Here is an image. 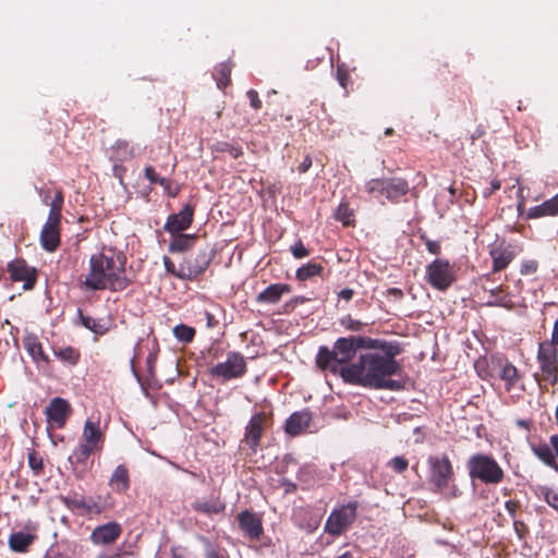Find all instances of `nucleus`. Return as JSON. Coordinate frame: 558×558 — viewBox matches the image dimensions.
<instances>
[{
  "label": "nucleus",
  "instance_id": "nucleus-12",
  "mask_svg": "<svg viewBox=\"0 0 558 558\" xmlns=\"http://www.w3.org/2000/svg\"><path fill=\"white\" fill-rule=\"evenodd\" d=\"M47 420L50 424L61 428L65 425V422L71 413L70 403L62 398H53L45 411Z\"/></svg>",
  "mask_w": 558,
  "mask_h": 558
},
{
  "label": "nucleus",
  "instance_id": "nucleus-26",
  "mask_svg": "<svg viewBox=\"0 0 558 558\" xmlns=\"http://www.w3.org/2000/svg\"><path fill=\"white\" fill-rule=\"evenodd\" d=\"M110 485L116 489L117 492H125L129 488L130 482H129V473L125 466L119 465L111 478H110Z\"/></svg>",
  "mask_w": 558,
  "mask_h": 558
},
{
  "label": "nucleus",
  "instance_id": "nucleus-37",
  "mask_svg": "<svg viewBox=\"0 0 558 558\" xmlns=\"http://www.w3.org/2000/svg\"><path fill=\"white\" fill-rule=\"evenodd\" d=\"M351 211L349 210L347 205L341 204L336 213V218L343 222V225L348 226L351 223Z\"/></svg>",
  "mask_w": 558,
  "mask_h": 558
},
{
  "label": "nucleus",
  "instance_id": "nucleus-21",
  "mask_svg": "<svg viewBox=\"0 0 558 558\" xmlns=\"http://www.w3.org/2000/svg\"><path fill=\"white\" fill-rule=\"evenodd\" d=\"M25 350L32 356L35 363H48L49 359L43 350V345L37 337L28 335L23 339Z\"/></svg>",
  "mask_w": 558,
  "mask_h": 558
},
{
  "label": "nucleus",
  "instance_id": "nucleus-46",
  "mask_svg": "<svg viewBox=\"0 0 558 558\" xmlns=\"http://www.w3.org/2000/svg\"><path fill=\"white\" fill-rule=\"evenodd\" d=\"M543 216H548L545 211V208L543 207V204L531 208L527 214L529 218H538Z\"/></svg>",
  "mask_w": 558,
  "mask_h": 558
},
{
  "label": "nucleus",
  "instance_id": "nucleus-35",
  "mask_svg": "<svg viewBox=\"0 0 558 558\" xmlns=\"http://www.w3.org/2000/svg\"><path fill=\"white\" fill-rule=\"evenodd\" d=\"M63 196L60 191L56 193L54 198L50 204V211L48 217L59 218L61 219V209H62Z\"/></svg>",
  "mask_w": 558,
  "mask_h": 558
},
{
  "label": "nucleus",
  "instance_id": "nucleus-24",
  "mask_svg": "<svg viewBox=\"0 0 558 558\" xmlns=\"http://www.w3.org/2000/svg\"><path fill=\"white\" fill-rule=\"evenodd\" d=\"M498 376L506 383V387L510 390L518 381V369L508 361L498 362Z\"/></svg>",
  "mask_w": 558,
  "mask_h": 558
},
{
  "label": "nucleus",
  "instance_id": "nucleus-59",
  "mask_svg": "<svg viewBox=\"0 0 558 558\" xmlns=\"http://www.w3.org/2000/svg\"><path fill=\"white\" fill-rule=\"evenodd\" d=\"M231 154H232V156H233L234 158H236V157H239V156L242 154V151H241V149H239V148H233V149H232V151H231Z\"/></svg>",
  "mask_w": 558,
  "mask_h": 558
},
{
  "label": "nucleus",
  "instance_id": "nucleus-18",
  "mask_svg": "<svg viewBox=\"0 0 558 558\" xmlns=\"http://www.w3.org/2000/svg\"><path fill=\"white\" fill-rule=\"evenodd\" d=\"M312 416L308 412H295L286 422V432L291 436H296L310 428Z\"/></svg>",
  "mask_w": 558,
  "mask_h": 558
},
{
  "label": "nucleus",
  "instance_id": "nucleus-52",
  "mask_svg": "<svg viewBox=\"0 0 558 558\" xmlns=\"http://www.w3.org/2000/svg\"><path fill=\"white\" fill-rule=\"evenodd\" d=\"M524 206H525V198L523 196L522 187H520L518 191V210L519 211L523 210Z\"/></svg>",
  "mask_w": 558,
  "mask_h": 558
},
{
  "label": "nucleus",
  "instance_id": "nucleus-33",
  "mask_svg": "<svg viewBox=\"0 0 558 558\" xmlns=\"http://www.w3.org/2000/svg\"><path fill=\"white\" fill-rule=\"evenodd\" d=\"M174 337L184 343H189L195 336V329L186 325H178L173 328Z\"/></svg>",
  "mask_w": 558,
  "mask_h": 558
},
{
  "label": "nucleus",
  "instance_id": "nucleus-56",
  "mask_svg": "<svg viewBox=\"0 0 558 558\" xmlns=\"http://www.w3.org/2000/svg\"><path fill=\"white\" fill-rule=\"evenodd\" d=\"M550 445L553 446V448L555 449L556 451V454L558 457V434L557 435H553L550 437Z\"/></svg>",
  "mask_w": 558,
  "mask_h": 558
},
{
  "label": "nucleus",
  "instance_id": "nucleus-30",
  "mask_svg": "<svg viewBox=\"0 0 558 558\" xmlns=\"http://www.w3.org/2000/svg\"><path fill=\"white\" fill-rule=\"evenodd\" d=\"M53 352L60 361L70 365H75L80 359V352L72 347L54 349Z\"/></svg>",
  "mask_w": 558,
  "mask_h": 558
},
{
  "label": "nucleus",
  "instance_id": "nucleus-41",
  "mask_svg": "<svg viewBox=\"0 0 558 558\" xmlns=\"http://www.w3.org/2000/svg\"><path fill=\"white\" fill-rule=\"evenodd\" d=\"M544 497H545L546 502L558 512V494H556L553 490L547 489L545 492Z\"/></svg>",
  "mask_w": 558,
  "mask_h": 558
},
{
  "label": "nucleus",
  "instance_id": "nucleus-1",
  "mask_svg": "<svg viewBox=\"0 0 558 558\" xmlns=\"http://www.w3.org/2000/svg\"><path fill=\"white\" fill-rule=\"evenodd\" d=\"M400 371L398 363L387 354L367 352L356 362L340 369L344 381L375 389L399 390L400 381L390 377Z\"/></svg>",
  "mask_w": 558,
  "mask_h": 558
},
{
  "label": "nucleus",
  "instance_id": "nucleus-42",
  "mask_svg": "<svg viewBox=\"0 0 558 558\" xmlns=\"http://www.w3.org/2000/svg\"><path fill=\"white\" fill-rule=\"evenodd\" d=\"M195 508L202 512H205V513H217L221 510V508L219 506H211L207 502H198Z\"/></svg>",
  "mask_w": 558,
  "mask_h": 558
},
{
  "label": "nucleus",
  "instance_id": "nucleus-54",
  "mask_svg": "<svg viewBox=\"0 0 558 558\" xmlns=\"http://www.w3.org/2000/svg\"><path fill=\"white\" fill-rule=\"evenodd\" d=\"M549 343H553L555 347L558 345V319L556 320L551 333V341Z\"/></svg>",
  "mask_w": 558,
  "mask_h": 558
},
{
  "label": "nucleus",
  "instance_id": "nucleus-16",
  "mask_svg": "<svg viewBox=\"0 0 558 558\" xmlns=\"http://www.w3.org/2000/svg\"><path fill=\"white\" fill-rule=\"evenodd\" d=\"M11 278L14 281H22L25 290L32 289L36 277L34 269L29 268L23 260H14L9 265Z\"/></svg>",
  "mask_w": 558,
  "mask_h": 558
},
{
  "label": "nucleus",
  "instance_id": "nucleus-23",
  "mask_svg": "<svg viewBox=\"0 0 558 558\" xmlns=\"http://www.w3.org/2000/svg\"><path fill=\"white\" fill-rule=\"evenodd\" d=\"M409 186L403 179H386V187L384 195L390 199L396 201L408 193Z\"/></svg>",
  "mask_w": 558,
  "mask_h": 558
},
{
  "label": "nucleus",
  "instance_id": "nucleus-58",
  "mask_svg": "<svg viewBox=\"0 0 558 558\" xmlns=\"http://www.w3.org/2000/svg\"><path fill=\"white\" fill-rule=\"evenodd\" d=\"M97 558H122V554L116 553V554L110 555V556L101 555V556H99Z\"/></svg>",
  "mask_w": 558,
  "mask_h": 558
},
{
  "label": "nucleus",
  "instance_id": "nucleus-27",
  "mask_svg": "<svg viewBox=\"0 0 558 558\" xmlns=\"http://www.w3.org/2000/svg\"><path fill=\"white\" fill-rule=\"evenodd\" d=\"M195 236L191 234H177L169 244L171 253H180L191 248L194 244Z\"/></svg>",
  "mask_w": 558,
  "mask_h": 558
},
{
  "label": "nucleus",
  "instance_id": "nucleus-22",
  "mask_svg": "<svg viewBox=\"0 0 558 558\" xmlns=\"http://www.w3.org/2000/svg\"><path fill=\"white\" fill-rule=\"evenodd\" d=\"M69 505L74 509H83L86 513L89 514H99L105 509V505L100 501V499L85 497L71 499Z\"/></svg>",
  "mask_w": 558,
  "mask_h": 558
},
{
  "label": "nucleus",
  "instance_id": "nucleus-17",
  "mask_svg": "<svg viewBox=\"0 0 558 558\" xmlns=\"http://www.w3.org/2000/svg\"><path fill=\"white\" fill-rule=\"evenodd\" d=\"M239 525L241 530L247 535L250 538H258L260 534L263 533V526L260 519L250 512L244 511L239 514Z\"/></svg>",
  "mask_w": 558,
  "mask_h": 558
},
{
  "label": "nucleus",
  "instance_id": "nucleus-45",
  "mask_svg": "<svg viewBox=\"0 0 558 558\" xmlns=\"http://www.w3.org/2000/svg\"><path fill=\"white\" fill-rule=\"evenodd\" d=\"M342 324L350 330L359 331L363 328L364 324L359 320L347 318L342 320Z\"/></svg>",
  "mask_w": 558,
  "mask_h": 558
},
{
  "label": "nucleus",
  "instance_id": "nucleus-5",
  "mask_svg": "<svg viewBox=\"0 0 558 558\" xmlns=\"http://www.w3.org/2000/svg\"><path fill=\"white\" fill-rule=\"evenodd\" d=\"M428 481L435 490L447 488L454 480L453 466L446 454L428 458Z\"/></svg>",
  "mask_w": 558,
  "mask_h": 558
},
{
  "label": "nucleus",
  "instance_id": "nucleus-39",
  "mask_svg": "<svg viewBox=\"0 0 558 558\" xmlns=\"http://www.w3.org/2000/svg\"><path fill=\"white\" fill-rule=\"evenodd\" d=\"M291 252L295 258H304L310 254L307 248L302 244V242H296L291 247Z\"/></svg>",
  "mask_w": 558,
  "mask_h": 558
},
{
  "label": "nucleus",
  "instance_id": "nucleus-25",
  "mask_svg": "<svg viewBox=\"0 0 558 558\" xmlns=\"http://www.w3.org/2000/svg\"><path fill=\"white\" fill-rule=\"evenodd\" d=\"M490 255L493 258V269L495 272L506 268L513 259V253L510 250L504 247H496L492 250Z\"/></svg>",
  "mask_w": 558,
  "mask_h": 558
},
{
  "label": "nucleus",
  "instance_id": "nucleus-60",
  "mask_svg": "<svg viewBox=\"0 0 558 558\" xmlns=\"http://www.w3.org/2000/svg\"><path fill=\"white\" fill-rule=\"evenodd\" d=\"M391 133H392L391 129H387L386 132H385L386 135H390Z\"/></svg>",
  "mask_w": 558,
  "mask_h": 558
},
{
  "label": "nucleus",
  "instance_id": "nucleus-48",
  "mask_svg": "<svg viewBox=\"0 0 558 558\" xmlns=\"http://www.w3.org/2000/svg\"><path fill=\"white\" fill-rule=\"evenodd\" d=\"M312 166V158L310 156H306L304 160L300 163L298 167V170L300 173H305Z\"/></svg>",
  "mask_w": 558,
  "mask_h": 558
},
{
  "label": "nucleus",
  "instance_id": "nucleus-55",
  "mask_svg": "<svg viewBox=\"0 0 558 558\" xmlns=\"http://www.w3.org/2000/svg\"><path fill=\"white\" fill-rule=\"evenodd\" d=\"M83 324H84L85 327H87V328H89V329H92L94 331H97L95 323L93 322L92 318H89V317L83 318Z\"/></svg>",
  "mask_w": 558,
  "mask_h": 558
},
{
  "label": "nucleus",
  "instance_id": "nucleus-61",
  "mask_svg": "<svg viewBox=\"0 0 558 558\" xmlns=\"http://www.w3.org/2000/svg\"><path fill=\"white\" fill-rule=\"evenodd\" d=\"M520 426H525L524 422H519Z\"/></svg>",
  "mask_w": 558,
  "mask_h": 558
},
{
  "label": "nucleus",
  "instance_id": "nucleus-44",
  "mask_svg": "<svg viewBox=\"0 0 558 558\" xmlns=\"http://www.w3.org/2000/svg\"><path fill=\"white\" fill-rule=\"evenodd\" d=\"M247 97L251 101V106L254 109H259L262 107V101L259 100L258 93L254 89H250L247 92Z\"/></svg>",
  "mask_w": 558,
  "mask_h": 558
},
{
  "label": "nucleus",
  "instance_id": "nucleus-7",
  "mask_svg": "<svg viewBox=\"0 0 558 558\" xmlns=\"http://www.w3.org/2000/svg\"><path fill=\"white\" fill-rule=\"evenodd\" d=\"M102 445V433L97 423L87 420L84 425L82 442L74 451L77 462H85L87 458L95 451L99 450Z\"/></svg>",
  "mask_w": 558,
  "mask_h": 558
},
{
  "label": "nucleus",
  "instance_id": "nucleus-49",
  "mask_svg": "<svg viewBox=\"0 0 558 558\" xmlns=\"http://www.w3.org/2000/svg\"><path fill=\"white\" fill-rule=\"evenodd\" d=\"M536 268H537V265L535 262H530V263H526L522 266V269H521V272L522 274H525V275H529V274H533L536 271Z\"/></svg>",
  "mask_w": 558,
  "mask_h": 558
},
{
  "label": "nucleus",
  "instance_id": "nucleus-19",
  "mask_svg": "<svg viewBox=\"0 0 558 558\" xmlns=\"http://www.w3.org/2000/svg\"><path fill=\"white\" fill-rule=\"evenodd\" d=\"M264 423L265 415L258 413L251 418L246 427L245 440L252 449H255L259 444V439L264 429Z\"/></svg>",
  "mask_w": 558,
  "mask_h": 558
},
{
  "label": "nucleus",
  "instance_id": "nucleus-10",
  "mask_svg": "<svg viewBox=\"0 0 558 558\" xmlns=\"http://www.w3.org/2000/svg\"><path fill=\"white\" fill-rule=\"evenodd\" d=\"M213 257V250H201L195 256L189 257L180 265L178 277L182 279H192L197 277L205 271Z\"/></svg>",
  "mask_w": 558,
  "mask_h": 558
},
{
  "label": "nucleus",
  "instance_id": "nucleus-47",
  "mask_svg": "<svg viewBox=\"0 0 558 558\" xmlns=\"http://www.w3.org/2000/svg\"><path fill=\"white\" fill-rule=\"evenodd\" d=\"M163 264L168 272L178 277L179 268L175 267L174 263L169 257H163Z\"/></svg>",
  "mask_w": 558,
  "mask_h": 558
},
{
  "label": "nucleus",
  "instance_id": "nucleus-2",
  "mask_svg": "<svg viewBox=\"0 0 558 558\" xmlns=\"http://www.w3.org/2000/svg\"><path fill=\"white\" fill-rule=\"evenodd\" d=\"M125 259L112 250L93 254L89 258V269L81 284L90 290H121L128 284L124 277Z\"/></svg>",
  "mask_w": 558,
  "mask_h": 558
},
{
  "label": "nucleus",
  "instance_id": "nucleus-6",
  "mask_svg": "<svg viewBox=\"0 0 558 558\" xmlns=\"http://www.w3.org/2000/svg\"><path fill=\"white\" fill-rule=\"evenodd\" d=\"M356 509V502H350L333 509L325 523V532L331 536L343 534L355 521Z\"/></svg>",
  "mask_w": 558,
  "mask_h": 558
},
{
  "label": "nucleus",
  "instance_id": "nucleus-34",
  "mask_svg": "<svg viewBox=\"0 0 558 558\" xmlns=\"http://www.w3.org/2000/svg\"><path fill=\"white\" fill-rule=\"evenodd\" d=\"M386 187V180H379V179H373L366 182L365 184V191L368 194H373L376 197L378 195H384Z\"/></svg>",
  "mask_w": 558,
  "mask_h": 558
},
{
  "label": "nucleus",
  "instance_id": "nucleus-40",
  "mask_svg": "<svg viewBox=\"0 0 558 558\" xmlns=\"http://www.w3.org/2000/svg\"><path fill=\"white\" fill-rule=\"evenodd\" d=\"M29 466L36 472L39 473L43 470V460L35 452L29 453L28 456Z\"/></svg>",
  "mask_w": 558,
  "mask_h": 558
},
{
  "label": "nucleus",
  "instance_id": "nucleus-57",
  "mask_svg": "<svg viewBox=\"0 0 558 558\" xmlns=\"http://www.w3.org/2000/svg\"><path fill=\"white\" fill-rule=\"evenodd\" d=\"M515 507H517V506H515V504H514V502L508 501V502L506 504V508H507V510H508L510 513H514V511H515Z\"/></svg>",
  "mask_w": 558,
  "mask_h": 558
},
{
  "label": "nucleus",
  "instance_id": "nucleus-14",
  "mask_svg": "<svg viewBox=\"0 0 558 558\" xmlns=\"http://www.w3.org/2000/svg\"><path fill=\"white\" fill-rule=\"evenodd\" d=\"M122 527L117 522H109L97 526L92 535L90 539L95 545H109L114 543L121 535Z\"/></svg>",
  "mask_w": 558,
  "mask_h": 558
},
{
  "label": "nucleus",
  "instance_id": "nucleus-20",
  "mask_svg": "<svg viewBox=\"0 0 558 558\" xmlns=\"http://www.w3.org/2000/svg\"><path fill=\"white\" fill-rule=\"evenodd\" d=\"M291 291V288L289 284L284 283H275L270 284L268 288H266L264 291H262L256 300L260 303H268V304H275L279 302L281 296L283 294H287Z\"/></svg>",
  "mask_w": 558,
  "mask_h": 558
},
{
  "label": "nucleus",
  "instance_id": "nucleus-4",
  "mask_svg": "<svg viewBox=\"0 0 558 558\" xmlns=\"http://www.w3.org/2000/svg\"><path fill=\"white\" fill-rule=\"evenodd\" d=\"M469 474L485 484H498L504 477V471L489 456L474 454L468 461Z\"/></svg>",
  "mask_w": 558,
  "mask_h": 558
},
{
  "label": "nucleus",
  "instance_id": "nucleus-29",
  "mask_svg": "<svg viewBox=\"0 0 558 558\" xmlns=\"http://www.w3.org/2000/svg\"><path fill=\"white\" fill-rule=\"evenodd\" d=\"M533 452L546 465L558 470L554 453L548 445L543 444V445L535 446V447H533Z\"/></svg>",
  "mask_w": 558,
  "mask_h": 558
},
{
  "label": "nucleus",
  "instance_id": "nucleus-11",
  "mask_svg": "<svg viewBox=\"0 0 558 558\" xmlns=\"http://www.w3.org/2000/svg\"><path fill=\"white\" fill-rule=\"evenodd\" d=\"M427 281L438 290H446L453 282L450 264L444 259H435L426 268Z\"/></svg>",
  "mask_w": 558,
  "mask_h": 558
},
{
  "label": "nucleus",
  "instance_id": "nucleus-31",
  "mask_svg": "<svg viewBox=\"0 0 558 558\" xmlns=\"http://www.w3.org/2000/svg\"><path fill=\"white\" fill-rule=\"evenodd\" d=\"M322 270V265L316 263H308L298 269L296 278L300 280H307L314 276L320 275Z\"/></svg>",
  "mask_w": 558,
  "mask_h": 558
},
{
  "label": "nucleus",
  "instance_id": "nucleus-32",
  "mask_svg": "<svg viewBox=\"0 0 558 558\" xmlns=\"http://www.w3.org/2000/svg\"><path fill=\"white\" fill-rule=\"evenodd\" d=\"M230 74H231V66L229 64L221 63L218 66L217 72L215 74L218 88L222 89L230 84Z\"/></svg>",
  "mask_w": 558,
  "mask_h": 558
},
{
  "label": "nucleus",
  "instance_id": "nucleus-53",
  "mask_svg": "<svg viewBox=\"0 0 558 558\" xmlns=\"http://www.w3.org/2000/svg\"><path fill=\"white\" fill-rule=\"evenodd\" d=\"M339 296L345 301H350L353 296V290L351 289H343L339 292Z\"/></svg>",
  "mask_w": 558,
  "mask_h": 558
},
{
  "label": "nucleus",
  "instance_id": "nucleus-9",
  "mask_svg": "<svg viewBox=\"0 0 558 558\" xmlns=\"http://www.w3.org/2000/svg\"><path fill=\"white\" fill-rule=\"evenodd\" d=\"M246 368L245 361L239 353H229L225 362L218 363L210 368V375L222 380H230L240 377Z\"/></svg>",
  "mask_w": 558,
  "mask_h": 558
},
{
  "label": "nucleus",
  "instance_id": "nucleus-15",
  "mask_svg": "<svg viewBox=\"0 0 558 558\" xmlns=\"http://www.w3.org/2000/svg\"><path fill=\"white\" fill-rule=\"evenodd\" d=\"M193 214L194 208L189 204L184 205L180 213L168 218L165 229L172 234L186 230L192 223Z\"/></svg>",
  "mask_w": 558,
  "mask_h": 558
},
{
  "label": "nucleus",
  "instance_id": "nucleus-13",
  "mask_svg": "<svg viewBox=\"0 0 558 558\" xmlns=\"http://www.w3.org/2000/svg\"><path fill=\"white\" fill-rule=\"evenodd\" d=\"M40 243L48 252H53L60 243V219L48 217L40 233Z\"/></svg>",
  "mask_w": 558,
  "mask_h": 558
},
{
  "label": "nucleus",
  "instance_id": "nucleus-38",
  "mask_svg": "<svg viewBox=\"0 0 558 558\" xmlns=\"http://www.w3.org/2000/svg\"><path fill=\"white\" fill-rule=\"evenodd\" d=\"M543 207L548 216L558 215V194L543 203Z\"/></svg>",
  "mask_w": 558,
  "mask_h": 558
},
{
  "label": "nucleus",
  "instance_id": "nucleus-36",
  "mask_svg": "<svg viewBox=\"0 0 558 558\" xmlns=\"http://www.w3.org/2000/svg\"><path fill=\"white\" fill-rule=\"evenodd\" d=\"M389 466L398 473H402L408 469V460L403 457H395L389 461Z\"/></svg>",
  "mask_w": 558,
  "mask_h": 558
},
{
  "label": "nucleus",
  "instance_id": "nucleus-3",
  "mask_svg": "<svg viewBox=\"0 0 558 558\" xmlns=\"http://www.w3.org/2000/svg\"><path fill=\"white\" fill-rule=\"evenodd\" d=\"M364 339L360 337L340 338L336 341L332 350L322 348L317 354L316 363L323 369H329L332 373H339L345 363H348L362 347Z\"/></svg>",
  "mask_w": 558,
  "mask_h": 558
},
{
  "label": "nucleus",
  "instance_id": "nucleus-28",
  "mask_svg": "<svg viewBox=\"0 0 558 558\" xmlns=\"http://www.w3.org/2000/svg\"><path fill=\"white\" fill-rule=\"evenodd\" d=\"M33 539V535L19 532L10 536L9 545L14 551H24L32 544Z\"/></svg>",
  "mask_w": 558,
  "mask_h": 558
},
{
  "label": "nucleus",
  "instance_id": "nucleus-51",
  "mask_svg": "<svg viewBox=\"0 0 558 558\" xmlns=\"http://www.w3.org/2000/svg\"><path fill=\"white\" fill-rule=\"evenodd\" d=\"M490 185L489 190L483 192L484 197L490 196L496 190L500 189V182L498 180H493Z\"/></svg>",
  "mask_w": 558,
  "mask_h": 558
},
{
  "label": "nucleus",
  "instance_id": "nucleus-8",
  "mask_svg": "<svg viewBox=\"0 0 558 558\" xmlns=\"http://www.w3.org/2000/svg\"><path fill=\"white\" fill-rule=\"evenodd\" d=\"M537 360L544 375V379L550 385L558 383V350L548 341L539 343Z\"/></svg>",
  "mask_w": 558,
  "mask_h": 558
},
{
  "label": "nucleus",
  "instance_id": "nucleus-50",
  "mask_svg": "<svg viewBox=\"0 0 558 558\" xmlns=\"http://www.w3.org/2000/svg\"><path fill=\"white\" fill-rule=\"evenodd\" d=\"M426 246H427L428 252H430L433 254H438L439 251H440V245H439L438 242H434V241L427 240L426 241Z\"/></svg>",
  "mask_w": 558,
  "mask_h": 558
},
{
  "label": "nucleus",
  "instance_id": "nucleus-43",
  "mask_svg": "<svg viewBox=\"0 0 558 558\" xmlns=\"http://www.w3.org/2000/svg\"><path fill=\"white\" fill-rule=\"evenodd\" d=\"M145 177L150 182H159L161 185H163L166 183V180L165 179H159L158 175L156 174L154 168L150 167V166L145 168Z\"/></svg>",
  "mask_w": 558,
  "mask_h": 558
}]
</instances>
